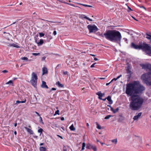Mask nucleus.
I'll return each instance as SVG.
<instances>
[{"label": "nucleus", "mask_w": 151, "mask_h": 151, "mask_svg": "<svg viewBox=\"0 0 151 151\" xmlns=\"http://www.w3.org/2000/svg\"><path fill=\"white\" fill-rule=\"evenodd\" d=\"M119 110V109L118 107H117L115 109H114L113 111V112L114 113H115L116 112H117Z\"/></svg>", "instance_id": "32"}, {"label": "nucleus", "mask_w": 151, "mask_h": 151, "mask_svg": "<svg viewBox=\"0 0 151 151\" xmlns=\"http://www.w3.org/2000/svg\"><path fill=\"white\" fill-rule=\"evenodd\" d=\"M45 58H46L45 57V56L43 57L42 58V60L43 61V60H45Z\"/></svg>", "instance_id": "45"}, {"label": "nucleus", "mask_w": 151, "mask_h": 151, "mask_svg": "<svg viewBox=\"0 0 151 151\" xmlns=\"http://www.w3.org/2000/svg\"><path fill=\"white\" fill-rule=\"evenodd\" d=\"M17 123H15L14 124V127H16L17 126Z\"/></svg>", "instance_id": "59"}, {"label": "nucleus", "mask_w": 151, "mask_h": 151, "mask_svg": "<svg viewBox=\"0 0 151 151\" xmlns=\"http://www.w3.org/2000/svg\"><path fill=\"white\" fill-rule=\"evenodd\" d=\"M87 19L88 20H89L90 21H93V20L92 19H90L88 17Z\"/></svg>", "instance_id": "50"}, {"label": "nucleus", "mask_w": 151, "mask_h": 151, "mask_svg": "<svg viewBox=\"0 0 151 151\" xmlns=\"http://www.w3.org/2000/svg\"><path fill=\"white\" fill-rule=\"evenodd\" d=\"M69 128L71 131H74L75 130V128L74 127L73 124H72L69 127Z\"/></svg>", "instance_id": "26"}, {"label": "nucleus", "mask_w": 151, "mask_h": 151, "mask_svg": "<svg viewBox=\"0 0 151 151\" xmlns=\"http://www.w3.org/2000/svg\"><path fill=\"white\" fill-rule=\"evenodd\" d=\"M40 121H41V122H42V117L40 116Z\"/></svg>", "instance_id": "58"}, {"label": "nucleus", "mask_w": 151, "mask_h": 151, "mask_svg": "<svg viewBox=\"0 0 151 151\" xmlns=\"http://www.w3.org/2000/svg\"><path fill=\"white\" fill-rule=\"evenodd\" d=\"M60 65H58L57 66V67H56V68H59V67H60Z\"/></svg>", "instance_id": "57"}, {"label": "nucleus", "mask_w": 151, "mask_h": 151, "mask_svg": "<svg viewBox=\"0 0 151 151\" xmlns=\"http://www.w3.org/2000/svg\"><path fill=\"white\" fill-rule=\"evenodd\" d=\"M132 48L137 50H142L146 54L151 56V46L145 43H139V45L135 44L132 42L131 44Z\"/></svg>", "instance_id": "3"}, {"label": "nucleus", "mask_w": 151, "mask_h": 151, "mask_svg": "<svg viewBox=\"0 0 151 151\" xmlns=\"http://www.w3.org/2000/svg\"><path fill=\"white\" fill-rule=\"evenodd\" d=\"M13 81L12 80H10L6 83V84H13Z\"/></svg>", "instance_id": "33"}, {"label": "nucleus", "mask_w": 151, "mask_h": 151, "mask_svg": "<svg viewBox=\"0 0 151 151\" xmlns=\"http://www.w3.org/2000/svg\"><path fill=\"white\" fill-rule=\"evenodd\" d=\"M32 55H33L34 56H37V55H40V53H32Z\"/></svg>", "instance_id": "40"}, {"label": "nucleus", "mask_w": 151, "mask_h": 151, "mask_svg": "<svg viewBox=\"0 0 151 151\" xmlns=\"http://www.w3.org/2000/svg\"><path fill=\"white\" fill-rule=\"evenodd\" d=\"M24 128L27 130V132L29 134H33V132L31 129H29L26 127H25Z\"/></svg>", "instance_id": "15"}, {"label": "nucleus", "mask_w": 151, "mask_h": 151, "mask_svg": "<svg viewBox=\"0 0 151 151\" xmlns=\"http://www.w3.org/2000/svg\"><path fill=\"white\" fill-rule=\"evenodd\" d=\"M39 36H40V37L44 36L45 35V34L42 32L39 33Z\"/></svg>", "instance_id": "36"}, {"label": "nucleus", "mask_w": 151, "mask_h": 151, "mask_svg": "<svg viewBox=\"0 0 151 151\" xmlns=\"http://www.w3.org/2000/svg\"><path fill=\"white\" fill-rule=\"evenodd\" d=\"M14 134L15 135H17V132H16V131H15L14 132Z\"/></svg>", "instance_id": "64"}, {"label": "nucleus", "mask_w": 151, "mask_h": 151, "mask_svg": "<svg viewBox=\"0 0 151 151\" xmlns=\"http://www.w3.org/2000/svg\"><path fill=\"white\" fill-rule=\"evenodd\" d=\"M77 4H78L82 5V6H85V7H92V6H91V5H87L86 4H81V3H77Z\"/></svg>", "instance_id": "24"}, {"label": "nucleus", "mask_w": 151, "mask_h": 151, "mask_svg": "<svg viewBox=\"0 0 151 151\" xmlns=\"http://www.w3.org/2000/svg\"><path fill=\"white\" fill-rule=\"evenodd\" d=\"M56 31H54L53 32V34L54 35H56Z\"/></svg>", "instance_id": "48"}, {"label": "nucleus", "mask_w": 151, "mask_h": 151, "mask_svg": "<svg viewBox=\"0 0 151 151\" xmlns=\"http://www.w3.org/2000/svg\"><path fill=\"white\" fill-rule=\"evenodd\" d=\"M2 72H3V73H8V71L7 70H3L2 71Z\"/></svg>", "instance_id": "44"}, {"label": "nucleus", "mask_w": 151, "mask_h": 151, "mask_svg": "<svg viewBox=\"0 0 151 151\" xmlns=\"http://www.w3.org/2000/svg\"><path fill=\"white\" fill-rule=\"evenodd\" d=\"M128 9H129L130 11H132V10L131 9V8L129 7V6H128Z\"/></svg>", "instance_id": "55"}, {"label": "nucleus", "mask_w": 151, "mask_h": 151, "mask_svg": "<svg viewBox=\"0 0 151 151\" xmlns=\"http://www.w3.org/2000/svg\"><path fill=\"white\" fill-rule=\"evenodd\" d=\"M116 80H117V79L116 78H114L113 79V80L116 81Z\"/></svg>", "instance_id": "61"}, {"label": "nucleus", "mask_w": 151, "mask_h": 151, "mask_svg": "<svg viewBox=\"0 0 151 151\" xmlns=\"http://www.w3.org/2000/svg\"><path fill=\"white\" fill-rule=\"evenodd\" d=\"M97 125V128L99 129H101V126L98 124L97 122L96 123Z\"/></svg>", "instance_id": "35"}, {"label": "nucleus", "mask_w": 151, "mask_h": 151, "mask_svg": "<svg viewBox=\"0 0 151 151\" xmlns=\"http://www.w3.org/2000/svg\"><path fill=\"white\" fill-rule=\"evenodd\" d=\"M94 60H98V59L97 58H94Z\"/></svg>", "instance_id": "60"}, {"label": "nucleus", "mask_w": 151, "mask_h": 151, "mask_svg": "<svg viewBox=\"0 0 151 151\" xmlns=\"http://www.w3.org/2000/svg\"><path fill=\"white\" fill-rule=\"evenodd\" d=\"M142 114V112L139 113L137 115H135L133 117V119L134 120H137L141 116Z\"/></svg>", "instance_id": "12"}, {"label": "nucleus", "mask_w": 151, "mask_h": 151, "mask_svg": "<svg viewBox=\"0 0 151 151\" xmlns=\"http://www.w3.org/2000/svg\"><path fill=\"white\" fill-rule=\"evenodd\" d=\"M56 85H58V87L61 88H62L64 87V85L60 83V82L59 81H58L56 83Z\"/></svg>", "instance_id": "21"}, {"label": "nucleus", "mask_w": 151, "mask_h": 151, "mask_svg": "<svg viewBox=\"0 0 151 151\" xmlns=\"http://www.w3.org/2000/svg\"><path fill=\"white\" fill-rule=\"evenodd\" d=\"M41 87L42 88H44L47 89L48 88V86L46 84V83L44 81H42V84L41 85Z\"/></svg>", "instance_id": "16"}, {"label": "nucleus", "mask_w": 151, "mask_h": 151, "mask_svg": "<svg viewBox=\"0 0 151 151\" xmlns=\"http://www.w3.org/2000/svg\"><path fill=\"white\" fill-rule=\"evenodd\" d=\"M43 130V129L42 128H40L38 130V132L40 133L41 134L42 133Z\"/></svg>", "instance_id": "34"}, {"label": "nucleus", "mask_w": 151, "mask_h": 151, "mask_svg": "<svg viewBox=\"0 0 151 151\" xmlns=\"http://www.w3.org/2000/svg\"><path fill=\"white\" fill-rule=\"evenodd\" d=\"M39 150L40 151H46V149L45 147L41 146L39 147Z\"/></svg>", "instance_id": "23"}, {"label": "nucleus", "mask_w": 151, "mask_h": 151, "mask_svg": "<svg viewBox=\"0 0 151 151\" xmlns=\"http://www.w3.org/2000/svg\"><path fill=\"white\" fill-rule=\"evenodd\" d=\"M136 83L137 84L135 85V94L141 93L145 90V87L139 84V82L138 83L136 82Z\"/></svg>", "instance_id": "8"}, {"label": "nucleus", "mask_w": 151, "mask_h": 151, "mask_svg": "<svg viewBox=\"0 0 151 151\" xmlns=\"http://www.w3.org/2000/svg\"><path fill=\"white\" fill-rule=\"evenodd\" d=\"M132 48L137 50H142L146 54L151 56V46L145 43H139V45L135 44L132 42L131 44Z\"/></svg>", "instance_id": "6"}, {"label": "nucleus", "mask_w": 151, "mask_h": 151, "mask_svg": "<svg viewBox=\"0 0 151 151\" xmlns=\"http://www.w3.org/2000/svg\"><path fill=\"white\" fill-rule=\"evenodd\" d=\"M35 113L37 114L38 116H40V115L39 114V113H38L37 111H35Z\"/></svg>", "instance_id": "49"}, {"label": "nucleus", "mask_w": 151, "mask_h": 151, "mask_svg": "<svg viewBox=\"0 0 151 151\" xmlns=\"http://www.w3.org/2000/svg\"><path fill=\"white\" fill-rule=\"evenodd\" d=\"M106 99L109 102V104H111L113 103V101L111 99V97L110 96H108L107 98Z\"/></svg>", "instance_id": "19"}, {"label": "nucleus", "mask_w": 151, "mask_h": 151, "mask_svg": "<svg viewBox=\"0 0 151 151\" xmlns=\"http://www.w3.org/2000/svg\"><path fill=\"white\" fill-rule=\"evenodd\" d=\"M43 145H44V143H40V146H41Z\"/></svg>", "instance_id": "56"}, {"label": "nucleus", "mask_w": 151, "mask_h": 151, "mask_svg": "<svg viewBox=\"0 0 151 151\" xmlns=\"http://www.w3.org/2000/svg\"><path fill=\"white\" fill-rule=\"evenodd\" d=\"M111 141L112 142L114 143L115 144H116L117 142V139H116L111 140Z\"/></svg>", "instance_id": "31"}, {"label": "nucleus", "mask_w": 151, "mask_h": 151, "mask_svg": "<svg viewBox=\"0 0 151 151\" xmlns=\"http://www.w3.org/2000/svg\"><path fill=\"white\" fill-rule=\"evenodd\" d=\"M86 148L89 149H92L94 151H96L97 150V147L95 145H93L90 144L87 145Z\"/></svg>", "instance_id": "11"}, {"label": "nucleus", "mask_w": 151, "mask_h": 151, "mask_svg": "<svg viewBox=\"0 0 151 151\" xmlns=\"http://www.w3.org/2000/svg\"><path fill=\"white\" fill-rule=\"evenodd\" d=\"M122 76V75H120L119 76H118L116 78L117 80L119 79Z\"/></svg>", "instance_id": "47"}, {"label": "nucleus", "mask_w": 151, "mask_h": 151, "mask_svg": "<svg viewBox=\"0 0 151 151\" xmlns=\"http://www.w3.org/2000/svg\"><path fill=\"white\" fill-rule=\"evenodd\" d=\"M69 148V147L67 145L66 146H63L62 151H67V150Z\"/></svg>", "instance_id": "22"}, {"label": "nucleus", "mask_w": 151, "mask_h": 151, "mask_svg": "<svg viewBox=\"0 0 151 151\" xmlns=\"http://www.w3.org/2000/svg\"><path fill=\"white\" fill-rule=\"evenodd\" d=\"M143 83L147 86H151V73H145L141 76Z\"/></svg>", "instance_id": "7"}, {"label": "nucleus", "mask_w": 151, "mask_h": 151, "mask_svg": "<svg viewBox=\"0 0 151 151\" xmlns=\"http://www.w3.org/2000/svg\"><path fill=\"white\" fill-rule=\"evenodd\" d=\"M112 116L111 115H108L107 116H106L105 117V119H109Z\"/></svg>", "instance_id": "37"}, {"label": "nucleus", "mask_w": 151, "mask_h": 151, "mask_svg": "<svg viewBox=\"0 0 151 151\" xmlns=\"http://www.w3.org/2000/svg\"><path fill=\"white\" fill-rule=\"evenodd\" d=\"M37 79L38 78L37 74L34 72H33L32 74L30 82L34 87H35L37 86Z\"/></svg>", "instance_id": "9"}, {"label": "nucleus", "mask_w": 151, "mask_h": 151, "mask_svg": "<svg viewBox=\"0 0 151 151\" xmlns=\"http://www.w3.org/2000/svg\"><path fill=\"white\" fill-rule=\"evenodd\" d=\"M146 35H147V36H150V37H146V38L147 39H148L150 40H151V32H149V33L147 32L146 33Z\"/></svg>", "instance_id": "20"}, {"label": "nucleus", "mask_w": 151, "mask_h": 151, "mask_svg": "<svg viewBox=\"0 0 151 151\" xmlns=\"http://www.w3.org/2000/svg\"><path fill=\"white\" fill-rule=\"evenodd\" d=\"M8 46H12L17 48H18L19 47V46H18V45L14 43L9 44V45H8Z\"/></svg>", "instance_id": "25"}, {"label": "nucleus", "mask_w": 151, "mask_h": 151, "mask_svg": "<svg viewBox=\"0 0 151 151\" xmlns=\"http://www.w3.org/2000/svg\"><path fill=\"white\" fill-rule=\"evenodd\" d=\"M110 82H109V83H106V86H108V85H109L110 84Z\"/></svg>", "instance_id": "62"}, {"label": "nucleus", "mask_w": 151, "mask_h": 151, "mask_svg": "<svg viewBox=\"0 0 151 151\" xmlns=\"http://www.w3.org/2000/svg\"><path fill=\"white\" fill-rule=\"evenodd\" d=\"M26 102V99H25L24 101H20L18 100H17V101H16V103L15 104H19L20 103H25Z\"/></svg>", "instance_id": "28"}, {"label": "nucleus", "mask_w": 151, "mask_h": 151, "mask_svg": "<svg viewBox=\"0 0 151 151\" xmlns=\"http://www.w3.org/2000/svg\"><path fill=\"white\" fill-rule=\"evenodd\" d=\"M96 94L99 96V98L100 99H102V97L104 95V93H102L101 91L97 92Z\"/></svg>", "instance_id": "13"}, {"label": "nucleus", "mask_w": 151, "mask_h": 151, "mask_svg": "<svg viewBox=\"0 0 151 151\" xmlns=\"http://www.w3.org/2000/svg\"><path fill=\"white\" fill-rule=\"evenodd\" d=\"M123 40H124L126 42H127V39L125 38H123Z\"/></svg>", "instance_id": "53"}, {"label": "nucleus", "mask_w": 151, "mask_h": 151, "mask_svg": "<svg viewBox=\"0 0 151 151\" xmlns=\"http://www.w3.org/2000/svg\"><path fill=\"white\" fill-rule=\"evenodd\" d=\"M96 64V63H94L92 64L90 66V67L91 68H92L94 67V65Z\"/></svg>", "instance_id": "41"}, {"label": "nucleus", "mask_w": 151, "mask_h": 151, "mask_svg": "<svg viewBox=\"0 0 151 151\" xmlns=\"http://www.w3.org/2000/svg\"><path fill=\"white\" fill-rule=\"evenodd\" d=\"M132 48L137 50H142L146 54L151 56V46L145 43H139V45L135 44L132 42L131 44Z\"/></svg>", "instance_id": "5"}, {"label": "nucleus", "mask_w": 151, "mask_h": 151, "mask_svg": "<svg viewBox=\"0 0 151 151\" xmlns=\"http://www.w3.org/2000/svg\"><path fill=\"white\" fill-rule=\"evenodd\" d=\"M70 5L71 6H74V7H79V6H75L73 4H70Z\"/></svg>", "instance_id": "42"}, {"label": "nucleus", "mask_w": 151, "mask_h": 151, "mask_svg": "<svg viewBox=\"0 0 151 151\" xmlns=\"http://www.w3.org/2000/svg\"><path fill=\"white\" fill-rule=\"evenodd\" d=\"M48 71L47 68L46 67H43L42 68V75H44L45 74H47Z\"/></svg>", "instance_id": "18"}, {"label": "nucleus", "mask_w": 151, "mask_h": 151, "mask_svg": "<svg viewBox=\"0 0 151 151\" xmlns=\"http://www.w3.org/2000/svg\"><path fill=\"white\" fill-rule=\"evenodd\" d=\"M21 59L22 60H25L26 61H30V60H29L28 58L26 57H22L21 58Z\"/></svg>", "instance_id": "27"}, {"label": "nucleus", "mask_w": 151, "mask_h": 151, "mask_svg": "<svg viewBox=\"0 0 151 151\" xmlns=\"http://www.w3.org/2000/svg\"><path fill=\"white\" fill-rule=\"evenodd\" d=\"M86 145V143L85 142H83L82 143V148L81 151L83 150L84 149V147Z\"/></svg>", "instance_id": "29"}, {"label": "nucleus", "mask_w": 151, "mask_h": 151, "mask_svg": "<svg viewBox=\"0 0 151 151\" xmlns=\"http://www.w3.org/2000/svg\"><path fill=\"white\" fill-rule=\"evenodd\" d=\"M81 18L82 19H87L88 17L86 16L85 15L82 14L81 15Z\"/></svg>", "instance_id": "30"}, {"label": "nucleus", "mask_w": 151, "mask_h": 151, "mask_svg": "<svg viewBox=\"0 0 151 151\" xmlns=\"http://www.w3.org/2000/svg\"><path fill=\"white\" fill-rule=\"evenodd\" d=\"M68 72L67 71L65 72H63V74L64 75H66L67 74Z\"/></svg>", "instance_id": "51"}, {"label": "nucleus", "mask_w": 151, "mask_h": 151, "mask_svg": "<svg viewBox=\"0 0 151 151\" xmlns=\"http://www.w3.org/2000/svg\"><path fill=\"white\" fill-rule=\"evenodd\" d=\"M141 8H143L144 9H145V10H146V8L143 6H141L140 7Z\"/></svg>", "instance_id": "46"}, {"label": "nucleus", "mask_w": 151, "mask_h": 151, "mask_svg": "<svg viewBox=\"0 0 151 151\" xmlns=\"http://www.w3.org/2000/svg\"><path fill=\"white\" fill-rule=\"evenodd\" d=\"M56 88H52L51 89L50 91H55L56 90Z\"/></svg>", "instance_id": "43"}, {"label": "nucleus", "mask_w": 151, "mask_h": 151, "mask_svg": "<svg viewBox=\"0 0 151 151\" xmlns=\"http://www.w3.org/2000/svg\"><path fill=\"white\" fill-rule=\"evenodd\" d=\"M136 82L134 83H129L126 84V93L131 96V101L129 108L132 110H137L141 107L144 100L141 97L134 95L135 94V85Z\"/></svg>", "instance_id": "1"}, {"label": "nucleus", "mask_w": 151, "mask_h": 151, "mask_svg": "<svg viewBox=\"0 0 151 151\" xmlns=\"http://www.w3.org/2000/svg\"><path fill=\"white\" fill-rule=\"evenodd\" d=\"M58 136L59 137H60L61 139H63V137H62V136H59V135H58Z\"/></svg>", "instance_id": "63"}, {"label": "nucleus", "mask_w": 151, "mask_h": 151, "mask_svg": "<svg viewBox=\"0 0 151 151\" xmlns=\"http://www.w3.org/2000/svg\"><path fill=\"white\" fill-rule=\"evenodd\" d=\"M87 27L90 33L96 32L98 30L97 27L94 25H88L87 26Z\"/></svg>", "instance_id": "10"}, {"label": "nucleus", "mask_w": 151, "mask_h": 151, "mask_svg": "<svg viewBox=\"0 0 151 151\" xmlns=\"http://www.w3.org/2000/svg\"><path fill=\"white\" fill-rule=\"evenodd\" d=\"M140 66L142 67V69H147L148 67V64H140Z\"/></svg>", "instance_id": "17"}, {"label": "nucleus", "mask_w": 151, "mask_h": 151, "mask_svg": "<svg viewBox=\"0 0 151 151\" xmlns=\"http://www.w3.org/2000/svg\"><path fill=\"white\" fill-rule=\"evenodd\" d=\"M148 67H147V69H148L150 70H151V65L150 64H148Z\"/></svg>", "instance_id": "39"}, {"label": "nucleus", "mask_w": 151, "mask_h": 151, "mask_svg": "<svg viewBox=\"0 0 151 151\" xmlns=\"http://www.w3.org/2000/svg\"><path fill=\"white\" fill-rule=\"evenodd\" d=\"M110 108V110L112 111L113 112V111L114 110V109L112 107H111Z\"/></svg>", "instance_id": "52"}, {"label": "nucleus", "mask_w": 151, "mask_h": 151, "mask_svg": "<svg viewBox=\"0 0 151 151\" xmlns=\"http://www.w3.org/2000/svg\"><path fill=\"white\" fill-rule=\"evenodd\" d=\"M61 120L62 121H63L64 120V118L63 117H62L61 118Z\"/></svg>", "instance_id": "54"}, {"label": "nucleus", "mask_w": 151, "mask_h": 151, "mask_svg": "<svg viewBox=\"0 0 151 151\" xmlns=\"http://www.w3.org/2000/svg\"><path fill=\"white\" fill-rule=\"evenodd\" d=\"M59 112H60V111H59V110H57L55 112V114H54V115H56V114H59Z\"/></svg>", "instance_id": "38"}, {"label": "nucleus", "mask_w": 151, "mask_h": 151, "mask_svg": "<svg viewBox=\"0 0 151 151\" xmlns=\"http://www.w3.org/2000/svg\"><path fill=\"white\" fill-rule=\"evenodd\" d=\"M101 36L105 37L107 40L110 41L119 43L120 45L121 40L122 36L121 33L115 30H109L103 34H101Z\"/></svg>", "instance_id": "2"}, {"label": "nucleus", "mask_w": 151, "mask_h": 151, "mask_svg": "<svg viewBox=\"0 0 151 151\" xmlns=\"http://www.w3.org/2000/svg\"><path fill=\"white\" fill-rule=\"evenodd\" d=\"M132 48L137 50H142L146 54L151 56V46L145 43H139V45L135 44L132 42L131 44Z\"/></svg>", "instance_id": "4"}, {"label": "nucleus", "mask_w": 151, "mask_h": 151, "mask_svg": "<svg viewBox=\"0 0 151 151\" xmlns=\"http://www.w3.org/2000/svg\"><path fill=\"white\" fill-rule=\"evenodd\" d=\"M35 42L37 43L38 46H39L43 44L44 42L42 39H40L39 40V42H37V40H35Z\"/></svg>", "instance_id": "14"}]
</instances>
